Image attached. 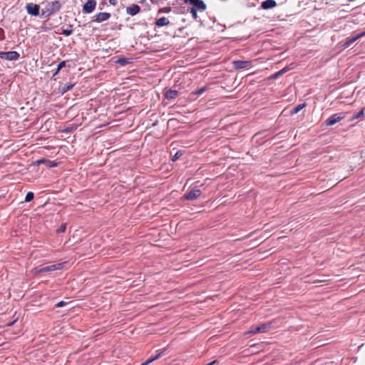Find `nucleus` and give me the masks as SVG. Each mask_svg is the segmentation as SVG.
Masks as SVG:
<instances>
[{
	"instance_id": "obj_1",
	"label": "nucleus",
	"mask_w": 365,
	"mask_h": 365,
	"mask_svg": "<svg viewBox=\"0 0 365 365\" xmlns=\"http://www.w3.org/2000/svg\"><path fill=\"white\" fill-rule=\"evenodd\" d=\"M61 8V4L58 1H53L49 3L46 7L42 10L41 16H49L50 15L54 14L58 11Z\"/></svg>"
},
{
	"instance_id": "obj_2",
	"label": "nucleus",
	"mask_w": 365,
	"mask_h": 365,
	"mask_svg": "<svg viewBox=\"0 0 365 365\" xmlns=\"http://www.w3.org/2000/svg\"><path fill=\"white\" fill-rule=\"evenodd\" d=\"M66 262L56 263L52 265L46 266V267H37L33 269V272L35 274L41 273V272H49L55 270H58L63 268V264Z\"/></svg>"
},
{
	"instance_id": "obj_3",
	"label": "nucleus",
	"mask_w": 365,
	"mask_h": 365,
	"mask_svg": "<svg viewBox=\"0 0 365 365\" xmlns=\"http://www.w3.org/2000/svg\"><path fill=\"white\" fill-rule=\"evenodd\" d=\"M346 118V113L340 112L334 113L329 117L324 122L327 126H331Z\"/></svg>"
},
{
	"instance_id": "obj_4",
	"label": "nucleus",
	"mask_w": 365,
	"mask_h": 365,
	"mask_svg": "<svg viewBox=\"0 0 365 365\" xmlns=\"http://www.w3.org/2000/svg\"><path fill=\"white\" fill-rule=\"evenodd\" d=\"M185 4L192 5V7L190 9H194L196 11H203L207 9V5L202 0H185Z\"/></svg>"
},
{
	"instance_id": "obj_5",
	"label": "nucleus",
	"mask_w": 365,
	"mask_h": 365,
	"mask_svg": "<svg viewBox=\"0 0 365 365\" xmlns=\"http://www.w3.org/2000/svg\"><path fill=\"white\" fill-rule=\"evenodd\" d=\"M271 327V323L269 324H262L259 326L252 327L250 329L245 333V334H255L257 333H264L266 332L268 329Z\"/></svg>"
},
{
	"instance_id": "obj_6",
	"label": "nucleus",
	"mask_w": 365,
	"mask_h": 365,
	"mask_svg": "<svg viewBox=\"0 0 365 365\" xmlns=\"http://www.w3.org/2000/svg\"><path fill=\"white\" fill-rule=\"evenodd\" d=\"M20 55L16 51H0V58L7 61H16L19 59Z\"/></svg>"
},
{
	"instance_id": "obj_7",
	"label": "nucleus",
	"mask_w": 365,
	"mask_h": 365,
	"mask_svg": "<svg viewBox=\"0 0 365 365\" xmlns=\"http://www.w3.org/2000/svg\"><path fill=\"white\" fill-rule=\"evenodd\" d=\"M27 13L31 16H37L39 15L40 6L33 3L27 4L26 6Z\"/></svg>"
},
{
	"instance_id": "obj_8",
	"label": "nucleus",
	"mask_w": 365,
	"mask_h": 365,
	"mask_svg": "<svg viewBox=\"0 0 365 365\" xmlns=\"http://www.w3.org/2000/svg\"><path fill=\"white\" fill-rule=\"evenodd\" d=\"M234 68L237 70L246 69L252 66V61H234L232 62Z\"/></svg>"
},
{
	"instance_id": "obj_9",
	"label": "nucleus",
	"mask_w": 365,
	"mask_h": 365,
	"mask_svg": "<svg viewBox=\"0 0 365 365\" xmlns=\"http://www.w3.org/2000/svg\"><path fill=\"white\" fill-rule=\"evenodd\" d=\"M365 36V31L358 34L354 37L347 38L341 44L344 48L349 47L354 42Z\"/></svg>"
},
{
	"instance_id": "obj_10",
	"label": "nucleus",
	"mask_w": 365,
	"mask_h": 365,
	"mask_svg": "<svg viewBox=\"0 0 365 365\" xmlns=\"http://www.w3.org/2000/svg\"><path fill=\"white\" fill-rule=\"evenodd\" d=\"M200 195L201 191L199 189H193L185 193L183 196V199L187 200H193L198 198Z\"/></svg>"
},
{
	"instance_id": "obj_11",
	"label": "nucleus",
	"mask_w": 365,
	"mask_h": 365,
	"mask_svg": "<svg viewBox=\"0 0 365 365\" xmlns=\"http://www.w3.org/2000/svg\"><path fill=\"white\" fill-rule=\"evenodd\" d=\"M96 1L95 0H88L83 5V11L85 13H91L96 8Z\"/></svg>"
},
{
	"instance_id": "obj_12",
	"label": "nucleus",
	"mask_w": 365,
	"mask_h": 365,
	"mask_svg": "<svg viewBox=\"0 0 365 365\" xmlns=\"http://www.w3.org/2000/svg\"><path fill=\"white\" fill-rule=\"evenodd\" d=\"M110 17V14L107 12H100L94 16V21L96 22H103Z\"/></svg>"
},
{
	"instance_id": "obj_13",
	"label": "nucleus",
	"mask_w": 365,
	"mask_h": 365,
	"mask_svg": "<svg viewBox=\"0 0 365 365\" xmlns=\"http://www.w3.org/2000/svg\"><path fill=\"white\" fill-rule=\"evenodd\" d=\"M140 11V7L137 4H133L126 9V12L130 16L137 14Z\"/></svg>"
},
{
	"instance_id": "obj_14",
	"label": "nucleus",
	"mask_w": 365,
	"mask_h": 365,
	"mask_svg": "<svg viewBox=\"0 0 365 365\" xmlns=\"http://www.w3.org/2000/svg\"><path fill=\"white\" fill-rule=\"evenodd\" d=\"M179 95V92L175 90H168L165 91V96L167 99H175Z\"/></svg>"
},
{
	"instance_id": "obj_15",
	"label": "nucleus",
	"mask_w": 365,
	"mask_h": 365,
	"mask_svg": "<svg viewBox=\"0 0 365 365\" xmlns=\"http://www.w3.org/2000/svg\"><path fill=\"white\" fill-rule=\"evenodd\" d=\"M74 85H75L74 83H66L59 87L58 91L61 94H64L65 93L71 90L73 88Z\"/></svg>"
},
{
	"instance_id": "obj_16",
	"label": "nucleus",
	"mask_w": 365,
	"mask_h": 365,
	"mask_svg": "<svg viewBox=\"0 0 365 365\" xmlns=\"http://www.w3.org/2000/svg\"><path fill=\"white\" fill-rule=\"evenodd\" d=\"M169 24H170V21L166 17H161V18L158 19L155 22V25L159 27L167 26Z\"/></svg>"
},
{
	"instance_id": "obj_17",
	"label": "nucleus",
	"mask_w": 365,
	"mask_h": 365,
	"mask_svg": "<svg viewBox=\"0 0 365 365\" xmlns=\"http://www.w3.org/2000/svg\"><path fill=\"white\" fill-rule=\"evenodd\" d=\"M261 8L263 9H269L274 8V0H266L261 4Z\"/></svg>"
},
{
	"instance_id": "obj_18",
	"label": "nucleus",
	"mask_w": 365,
	"mask_h": 365,
	"mask_svg": "<svg viewBox=\"0 0 365 365\" xmlns=\"http://www.w3.org/2000/svg\"><path fill=\"white\" fill-rule=\"evenodd\" d=\"M294 66H287L284 67L283 68L280 69L279 71L275 72V79L278 77L282 76L286 72L289 71V70L292 69Z\"/></svg>"
},
{
	"instance_id": "obj_19",
	"label": "nucleus",
	"mask_w": 365,
	"mask_h": 365,
	"mask_svg": "<svg viewBox=\"0 0 365 365\" xmlns=\"http://www.w3.org/2000/svg\"><path fill=\"white\" fill-rule=\"evenodd\" d=\"M207 90V88L206 86H204L199 89H197L195 91L190 93V97L198 96L201 95L202 93H203Z\"/></svg>"
},
{
	"instance_id": "obj_20",
	"label": "nucleus",
	"mask_w": 365,
	"mask_h": 365,
	"mask_svg": "<svg viewBox=\"0 0 365 365\" xmlns=\"http://www.w3.org/2000/svg\"><path fill=\"white\" fill-rule=\"evenodd\" d=\"M163 353V351L159 352L157 355L150 357L145 363H143L141 365H148L151 362H153V361L157 360L158 359H159Z\"/></svg>"
},
{
	"instance_id": "obj_21",
	"label": "nucleus",
	"mask_w": 365,
	"mask_h": 365,
	"mask_svg": "<svg viewBox=\"0 0 365 365\" xmlns=\"http://www.w3.org/2000/svg\"><path fill=\"white\" fill-rule=\"evenodd\" d=\"M163 353V351L159 352L157 355L150 357L145 363H143L141 365H148L151 362H153V361L157 360L158 359H159Z\"/></svg>"
},
{
	"instance_id": "obj_22",
	"label": "nucleus",
	"mask_w": 365,
	"mask_h": 365,
	"mask_svg": "<svg viewBox=\"0 0 365 365\" xmlns=\"http://www.w3.org/2000/svg\"><path fill=\"white\" fill-rule=\"evenodd\" d=\"M163 353V351L159 352L157 355L150 357L145 363H143L141 365H148L151 362H153V361L157 360L158 359H159Z\"/></svg>"
},
{
	"instance_id": "obj_23",
	"label": "nucleus",
	"mask_w": 365,
	"mask_h": 365,
	"mask_svg": "<svg viewBox=\"0 0 365 365\" xmlns=\"http://www.w3.org/2000/svg\"><path fill=\"white\" fill-rule=\"evenodd\" d=\"M304 107H305V103L299 104L290 110V114L291 115L297 114Z\"/></svg>"
},
{
	"instance_id": "obj_24",
	"label": "nucleus",
	"mask_w": 365,
	"mask_h": 365,
	"mask_svg": "<svg viewBox=\"0 0 365 365\" xmlns=\"http://www.w3.org/2000/svg\"><path fill=\"white\" fill-rule=\"evenodd\" d=\"M364 115V109H361L360 111H359L357 113L354 114V115L351 116L350 120L351 121H353L356 119H359V118H362L363 116Z\"/></svg>"
},
{
	"instance_id": "obj_25",
	"label": "nucleus",
	"mask_w": 365,
	"mask_h": 365,
	"mask_svg": "<svg viewBox=\"0 0 365 365\" xmlns=\"http://www.w3.org/2000/svg\"><path fill=\"white\" fill-rule=\"evenodd\" d=\"M34 197V194L32 192H27L26 197H25V202H31Z\"/></svg>"
},
{
	"instance_id": "obj_26",
	"label": "nucleus",
	"mask_w": 365,
	"mask_h": 365,
	"mask_svg": "<svg viewBox=\"0 0 365 365\" xmlns=\"http://www.w3.org/2000/svg\"><path fill=\"white\" fill-rule=\"evenodd\" d=\"M183 154V152L182 150H178L175 155L173 157L172 160L175 161L177 160L180 156H182Z\"/></svg>"
},
{
	"instance_id": "obj_27",
	"label": "nucleus",
	"mask_w": 365,
	"mask_h": 365,
	"mask_svg": "<svg viewBox=\"0 0 365 365\" xmlns=\"http://www.w3.org/2000/svg\"><path fill=\"white\" fill-rule=\"evenodd\" d=\"M197 11L194 9H190V12L192 14V18L196 20L198 18Z\"/></svg>"
},
{
	"instance_id": "obj_28",
	"label": "nucleus",
	"mask_w": 365,
	"mask_h": 365,
	"mask_svg": "<svg viewBox=\"0 0 365 365\" xmlns=\"http://www.w3.org/2000/svg\"><path fill=\"white\" fill-rule=\"evenodd\" d=\"M65 66H66V61H61V62L58 65L57 70H56V71L55 72L54 75H56V74L59 72V71H60L62 68H63V67H65Z\"/></svg>"
},
{
	"instance_id": "obj_29",
	"label": "nucleus",
	"mask_w": 365,
	"mask_h": 365,
	"mask_svg": "<svg viewBox=\"0 0 365 365\" xmlns=\"http://www.w3.org/2000/svg\"><path fill=\"white\" fill-rule=\"evenodd\" d=\"M73 33V30L72 29H63L62 30V32L61 34L66 36H68L70 35H71Z\"/></svg>"
},
{
	"instance_id": "obj_30",
	"label": "nucleus",
	"mask_w": 365,
	"mask_h": 365,
	"mask_svg": "<svg viewBox=\"0 0 365 365\" xmlns=\"http://www.w3.org/2000/svg\"><path fill=\"white\" fill-rule=\"evenodd\" d=\"M117 62L119 64H120L122 66H124V65H125L128 63V61H127L126 58H120Z\"/></svg>"
},
{
	"instance_id": "obj_31",
	"label": "nucleus",
	"mask_w": 365,
	"mask_h": 365,
	"mask_svg": "<svg viewBox=\"0 0 365 365\" xmlns=\"http://www.w3.org/2000/svg\"><path fill=\"white\" fill-rule=\"evenodd\" d=\"M66 224L61 225L59 229L58 230V232H64L66 231Z\"/></svg>"
},
{
	"instance_id": "obj_32",
	"label": "nucleus",
	"mask_w": 365,
	"mask_h": 365,
	"mask_svg": "<svg viewBox=\"0 0 365 365\" xmlns=\"http://www.w3.org/2000/svg\"><path fill=\"white\" fill-rule=\"evenodd\" d=\"M66 303L63 301H61L59 302H58L56 305V307H63Z\"/></svg>"
},
{
	"instance_id": "obj_33",
	"label": "nucleus",
	"mask_w": 365,
	"mask_h": 365,
	"mask_svg": "<svg viewBox=\"0 0 365 365\" xmlns=\"http://www.w3.org/2000/svg\"><path fill=\"white\" fill-rule=\"evenodd\" d=\"M47 163H48V166L50 167V168L55 167L57 165V163H55L51 162L50 160H48Z\"/></svg>"
},
{
	"instance_id": "obj_34",
	"label": "nucleus",
	"mask_w": 365,
	"mask_h": 365,
	"mask_svg": "<svg viewBox=\"0 0 365 365\" xmlns=\"http://www.w3.org/2000/svg\"><path fill=\"white\" fill-rule=\"evenodd\" d=\"M47 161H48L47 160L42 158L41 160H38L36 163L38 165H39L41 163H47Z\"/></svg>"
},
{
	"instance_id": "obj_35",
	"label": "nucleus",
	"mask_w": 365,
	"mask_h": 365,
	"mask_svg": "<svg viewBox=\"0 0 365 365\" xmlns=\"http://www.w3.org/2000/svg\"><path fill=\"white\" fill-rule=\"evenodd\" d=\"M109 3L111 5L115 6L118 3V0H109Z\"/></svg>"
},
{
	"instance_id": "obj_36",
	"label": "nucleus",
	"mask_w": 365,
	"mask_h": 365,
	"mask_svg": "<svg viewBox=\"0 0 365 365\" xmlns=\"http://www.w3.org/2000/svg\"><path fill=\"white\" fill-rule=\"evenodd\" d=\"M14 322H11V323L9 324L8 325H9V326H11Z\"/></svg>"
}]
</instances>
